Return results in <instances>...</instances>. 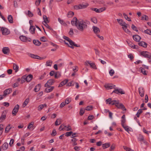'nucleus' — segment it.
Listing matches in <instances>:
<instances>
[{
  "label": "nucleus",
  "instance_id": "61",
  "mask_svg": "<svg viewBox=\"0 0 151 151\" xmlns=\"http://www.w3.org/2000/svg\"><path fill=\"white\" fill-rule=\"evenodd\" d=\"M56 132L55 129H53L52 131V133L51 134L53 136H55L56 134Z\"/></svg>",
  "mask_w": 151,
  "mask_h": 151
},
{
  "label": "nucleus",
  "instance_id": "24",
  "mask_svg": "<svg viewBox=\"0 0 151 151\" xmlns=\"http://www.w3.org/2000/svg\"><path fill=\"white\" fill-rule=\"evenodd\" d=\"M68 80L67 79H65L63 81L61 82L60 83V84L58 86V87H60L64 85L65 84L68 82Z\"/></svg>",
  "mask_w": 151,
  "mask_h": 151
},
{
  "label": "nucleus",
  "instance_id": "6",
  "mask_svg": "<svg viewBox=\"0 0 151 151\" xmlns=\"http://www.w3.org/2000/svg\"><path fill=\"white\" fill-rule=\"evenodd\" d=\"M141 55L143 57L149 58L151 56V54L147 51H143L141 52Z\"/></svg>",
  "mask_w": 151,
  "mask_h": 151
},
{
  "label": "nucleus",
  "instance_id": "27",
  "mask_svg": "<svg viewBox=\"0 0 151 151\" xmlns=\"http://www.w3.org/2000/svg\"><path fill=\"white\" fill-rule=\"evenodd\" d=\"M40 84H38L35 87L34 90L35 92H37L40 90Z\"/></svg>",
  "mask_w": 151,
  "mask_h": 151
},
{
  "label": "nucleus",
  "instance_id": "14",
  "mask_svg": "<svg viewBox=\"0 0 151 151\" xmlns=\"http://www.w3.org/2000/svg\"><path fill=\"white\" fill-rule=\"evenodd\" d=\"M133 37L134 40L138 42L141 39V37L139 35H134Z\"/></svg>",
  "mask_w": 151,
  "mask_h": 151
},
{
  "label": "nucleus",
  "instance_id": "60",
  "mask_svg": "<svg viewBox=\"0 0 151 151\" xmlns=\"http://www.w3.org/2000/svg\"><path fill=\"white\" fill-rule=\"evenodd\" d=\"M45 26L48 29H49L51 30H52V31H53V29L51 28L50 26L48 24H44Z\"/></svg>",
  "mask_w": 151,
  "mask_h": 151
},
{
  "label": "nucleus",
  "instance_id": "33",
  "mask_svg": "<svg viewBox=\"0 0 151 151\" xmlns=\"http://www.w3.org/2000/svg\"><path fill=\"white\" fill-rule=\"evenodd\" d=\"M88 6V4L87 3H85V4H80V6L81 7V9H84L86 8Z\"/></svg>",
  "mask_w": 151,
  "mask_h": 151
},
{
  "label": "nucleus",
  "instance_id": "47",
  "mask_svg": "<svg viewBox=\"0 0 151 151\" xmlns=\"http://www.w3.org/2000/svg\"><path fill=\"white\" fill-rule=\"evenodd\" d=\"M52 62L51 60H48L47 61L46 65L47 66H51L52 65Z\"/></svg>",
  "mask_w": 151,
  "mask_h": 151
},
{
  "label": "nucleus",
  "instance_id": "5",
  "mask_svg": "<svg viewBox=\"0 0 151 151\" xmlns=\"http://www.w3.org/2000/svg\"><path fill=\"white\" fill-rule=\"evenodd\" d=\"M20 39L22 41L25 42L27 41L30 42L31 39L30 38H28L25 36L22 35L19 37Z\"/></svg>",
  "mask_w": 151,
  "mask_h": 151
},
{
  "label": "nucleus",
  "instance_id": "25",
  "mask_svg": "<svg viewBox=\"0 0 151 151\" xmlns=\"http://www.w3.org/2000/svg\"><path fill=\"white\" fill-rule=\"evenodd\" d=\"M35 27L32 25H31L30 27L29 31L32 34H34L35 33Z\"/></svg>",
  "mask_w": 151,
  "mask_h": 151
},
{
  "label": "nucleus",
  "instance_id": "52",
  "mask_svg": "<svg viewBox=\"0 0 151 151\" xmlns=\"http://www.w3.org/2000/svg\"><path fill=\"white\" fill-rule=\"evenodd\" d=\"M6 117V114H5V113H4V112H3L2 113V115L0 117V119L4 120L5 119Z\"/></svg>",
  "mask_w": 151,
  "mask_h": 151
},
{
  "label": "nucleus",
  "instance_id": "15",
  "mask_svg": "<svg viewBox=\"0 0 151 151\" xmlns=\"http://www.w3.org/2000/svg\"><path fill=\"white\" fill-rule=\"evenodd\" d=\"M127 43L128 44L129 46H130L131 48H134V49H135L137 48V47H137V46L136 45H135L134 44L131 42L129 41H126Z\"/></svg>",
  "mask_w": 151,
  "mask_h": 151
},
{
  "label": "nucleus",
  "instance_id": "54",
  "mask_svg": "<svg viewBox=\"0 0 151 151\" xmlns=\"http://www.w3.org/2000/svg\"><path fill=\"white\" fill-rule=\"evenodd\" d=\"M64 128H66V130L67 131H70L72 130V129L70 126H64Z\"/></svg>",
  "mask_w": 151,
  "mask_h": 151
},
{
  "label": "nucleus",
  "instance_id": "55",
  "mask_svg": "<svg viewBox=\"0 0 151 151\" xmlns=\"http://www.w3.org/2000/svg\"><path fill=\"white\" fill-rule=\"evenodd\" d=\"M132 28L134 30L137 32L138 30L137 29V27L135 26L133 24H132L131 26Z\"/></svg>",
  "mask_w": 151,
  "mask_h": 151
},
{
  "label": "nucleus",
  "instance_id": "42",
  "mask_svg": "<svg viewBox=\"0 0 151 151\" xmlns=\"http://www.w3.org/2000/svg\"><path fill=\"white\" fill-rule=\"evenodd\" d=\"M60 76L61 75L60 73L59 72H58L55 73V78H58L60 77Z\"/></svg>",
  "mask_w": 151,
  "mask_h": 151
},
{
  "label": "nucleus",
  "instance_id": "38",
  "mask_svg": "<svg viewBox=\"0 0 151 151\" xmlns=\"http://www.w3.org/2000/svg\"><path fill=\"white\" fill-rule=\"evenodd\" d=\"M58 21L62 24H63L64 26L66 25V24L64 21L63 20L61 19L60 18H58Z\"/></svg>",
  "mask_w": 151,
  "mask_h": 151
},
{
  "label": "nucleus",
  "instance_id": "49",
  "mask_svg": "<svg viewBox=\"0 0 151 151\" xmlns=\"http://www.w3.org/2000/svg\"><path fill=\"white\" fill-rule=\"evenodd\" d=\"M93 106H87L85 109L86 110L89 111L93 109Z\"/></svg>",
  "mask_w": 151,
  "mask_h": 151
},
{
  "label": "nucleus",
  "instance_id": "22",
  "mask_svg": "<svg viewBox=\"0 0 151 151\" xmlns=\"http://www.w3.org/2000/svg\"><path fill=\"white\" fill-rule=\"evenodd\" d=\"M93 31L95 33L97 34L100 32V29L99 28L96 27L94 26H93Z\"/></svg>",
  "mask_w": 151,
  "mask_h": 151
},
{
  "label": "nucleus",
  "instance_id": "7",
  "mask_svg": "<svg viewBox=\"0 0 151 151\" xmlns=\"http://www.w3.org/2000/svg\"><path fill=\"white\" fill-rule=\"evenodd\" d=\"M1 30L2 32V33L3 35H7L10 33V31L8 29L4 27H2L1 29Z\"/></svg>",
  "mask_w": 151,
  "mask_h": 151
},
{
  "label": "nucleus",
  "instance_id": "63",
  "mask_svg": "<svg viewBox=\"0 0 151 151\" xmlns=\"http://www.w3.org/2000/svg\"><path fill=\"white\" fill-rule=\"evenodd\" d=\"M28 15L29 17H32L33 16V14L30 11H28Z\"/></svg>",
  "mask_w": 151,
  "mask_h": 151
},
{
  "label": "nucleus",
  "instance_id": "23",
  "mask_svg": "<svg viewBox=\"0 0 151 151\" xmlns=\"http://www.w3.org/2000/svg\"><path fill=\"white\" fill-rule=\"evenodd\" d=\"M33 42L35 45L37 46L40 45L41 44V43L37 40H34Z\"/></svg>",
  "mask_w": 151,
  "mask_h": 151
},
{
  "label": "nucleus",
  "instance_id": "4",
  "mask_svg": "<svg viewBox=\"0 0 151 151\" xmlns=\"http://www.w3.org/2000/svg\"><path fill=\"white\" fill-rule=\"evenodd\" d=\"M32 78L33 76L31 74H29L27 76L24 75L22 77V78L25 79V81L28 82H30L32 79Z\"/></svg>",
  "mask_w": 151,
  "mask_h": 151
},
{
  "label": "nucleus",
  "instance_id": "57",
  "mask_svg": "<svg viewBox=\"0 0 151 151\" xmlns=\"http://www.w3.org/2000/svg\"><path fill=\"white\" fill-rule=\"evenodd\" d=\"M44 107V105L41 104L38 107V110L39 111L41 110Z\"/></svg>",
  "mask_w": 151,
  "mask_h": 151
},
{
  "label": "nucleus",
  "instance_id": "19",
  "mask_svg": "<svg viewBox=\"0 0 151 151\" xmlns=\"http://www.w3.org/2000/svg\"><path fill=\"white\" fill-rule=\"evenodd\" d=\"M138 44L139 46H142L145 48L147 47V44L145 42L143 41L139 42Z\"/></svg>",
  "mask_w": 151,
  "mask_h": 151
},
{
  "label": "nucleus",
  "instance_id": "37",
  "mask_svg": "<svg viewBox=\"0 0 151 151\" xmlns=\"http://www.w3.org/2000/svg\"><path fill=\"white\" fill-rule=\"evenodd\" d=\"M61 119H57L55 122V125L58 126L60 125L61 123Z\"/></svg>",
  "mask_w": 151,
  "mask_h": 151
},
{
  "label": "nucleus",
  "instance_id": "31",
  "mask_svg": "<svg viewBox=\"0 0 151 151\" xmlns=\"http://www.w3.org/2000/svg\"><path fill=\"white\" fill-rule=\"evenodd\" d=\"M7 19L9 22L10 23H12L13 22L12 17L11 15H9Z\"/></svg>",
  "mask_w": 151,
  "mask_h": 151
},
{
  "label": "nucleus",
  "instance_id": "21",
  "mask_svg": "<svg viewBox=\"0 0 151 151\" xmlns=\"http://www.w3.org/2000/svg\"><path fill=\"white\" fill-rule=\"evenodd\" d=\"M138 139L139 141L142 142L144 143H146V141L144 140L143 136L141 134H139L138 137Z\"/></svg>",
  "mask_w": 151,
  "mask_h": 151
},
{
  "label": "nucleus",
  "instance_id": "56",
  "mask_svg": "<svg viewBox=\"0 0 151 151\" xmlns=\"http://www.w3.org/2000/svg\"><path fill=\"white\" fill-rule=\"evenodd\" d=\"M90 67L94 69H96V66L94 63H92V64L90 65Z\"/></svg>",
  "mask_w": 151,
  "mask_h": 151
},
{
  "label": "nucleus",
  "instance_id": "62",
  "mask_svg": "<svg viewBox=\"0 0 151 151\" xmlns=\"http://www.w3.org/2000/svg\"><path fill=\"white\" fill-rule=\"evenodd\" d=\"M34 124L33 122H32L30 123L29 124V125H28L27 127V128L28 129H30L33 126V125Z\"/></svg>",
  "mask_w": 151,
  "mask_h": 151
},
{
  "label": "nucleus",
  "instance_id": "11",
  "mask_svg": "<svg viewBox=\"0 0 151 151\" xmlns=\"http://www.w3.org/2000/svg\"><path fill=\"white\" fill-rule=\"evenodd\" d=\"M114 93L116 94L120 93L121 94H124V92L121 89H115L114 91L112 92V93Z\"/></svg>",
  "mask_w": 151,
  "mask_h": 151
},
{
  "label": "nucleus",
  "instance_id": "2",
  "mask_svg": "<svg viewBox=\"0 0 151 151\" xmlns=\"http://www.w3.org/2000/svg\"><path fill=\"white\" fill-rule=\"evenodd\" d=\"M91 9L92 11H95L97 13H100L103 12L106 9V8L105 7H102L99 9L96 8H91Z\"/></svg>",
  "mask_w": 151,
  "mask_h": 151
},
{
  "label": "nucleus",
  "instance_id": "53",
  "mask_svg": "<svg viewBox=\"0 0 151 151\" xmlns=\"http://www.w3.org/2000/svg\"><path fill=\"white\" fill-rule=\"evenodd\" d=\"M91 21L94 23L96 24L97 22V20L96 18L95 17H93L91 19Z\"/></svg>",
  "mask_w": 151,
  "mask_h": 151
},
{
  "label": "nucleus",
  "instance_id": "26",
  "mask_svg": "<svg viewBox=\"0 0 151 151\" xmlns=\"http://www.w3.org/2000/svg\"><path fill=\"white\" fill-rule=\"evenodd\" d=\"M110 146V143H105L102 145V147L104 149L109 147Z\"/></svg>",
  "mask_w": 151,
  "mask_h": 151
},
{
  "label": "nucleus",
  "instance_id": "32",
  "mask_svg": "<svg viewBox=\"0 0 151 151\" xmlns=\"http://www.w3.org/2000/svg\"><path fill=\"white\" fill-rule=\"evenodd\" d=\"M119 101L118 100H111V101L110 102H109V104L111 105H115V106L116 104H117V103Z\"/></svg>",
  "mask_w": 151,
  "mask_h": 151
},
{
  "label": "nucleus",
  "instance_id": "29",
  "mask_svg": "<svg viewBox=\"0 0 151 151\" xmlns=\"http://www.w3.org/2000/svg\"><path fill=\"white\" fill-rule=\"evenodd\" d=\"M43 19L44 20V22L45 24H47L50 22L49 20L48 19V18L46 15H44L43 16Z\"/></svg>",
  "mask_w": 151,
  "mask_h": 151
},
{
  "label": "nucleus",
  "instance_id": "46",
  "mask_svg": "<svg viewBox=\"0 0 151 151\" xmlns=\"http://www.w3.org/2000/svg\"><path fill=\"white\" fill-rule=\"evenodd\" d=\"M75 82L73 81H71L70 82L68 83L67 85V86H72L74 85Z\"/></svg>",
  "mask_w": 151,
  "mask_h": 151
},
{
  "label": "nucleus",
  "instance_id": "35",
  "mask_svg": "<svg viewBox=\"0 0 151 151\" xmlns=\"http://www.w3.org/2000/svg\"><path fill=\"white\" fill-rule=\"evenodd\" d=\"M122 28L124 30V31H125V32H126L127 33H128V34H129L131 32L129 30L127 29V26L126 25V27H122Z\"/></svg>",
  "mask_w": 151,
  "mask_h": 151
},
{
  "label": "nucleus",
  "instance_id": "40",
  "mask_svg": "<svg viewBox=\"0 0 151 151\" xmlns=\"http://www.w3.org/2000/svg\"><path fill=\"white\" fill-rule=\"evenodd\" d=\"M74 14V12H68L67 15V17H72Z\"/></svg>",
  "mask_w": 151,
  "mask_h": 151
},
{
  "label": "nucleus",
  "instance_id": "28",
  "mask_svg": "<svg viewBox=\"0 0 151 151\" xmlns=\"http://www.w3.org/2000/svg\"><path fill=\"white\" fill-rule=\"evenodd\" d=\"M12 128V127H10V124H9L6 128L5 130V133H7Z\"/></svg>",
  "mask_w": 151,
  "mask_h": 151
},
{
  "label": "nucleus",
  "instance_id": "1",
  "mask_svg": "<svg viewBox=\"0 0 151 151\" xmlns=\"http://www.w3.org/2000/svg\"><path fill=\"white\" fill-rule=\"evenodd\" d=\"M87 26L86 22L83 20L78 21V24L76 25L77 29L81 32H83L84 30L87 28Z\"/></svg>",
  "mask_w": 151,
  "mask_h": 151
},
{
  "label": "nucleus",
  "instance_id": "51",
  "mask_svg": "<svg viewBox=\"0 0 151 151\" xmlns=\"http://www.w3.org/2000/svg\"><path fill=\"white\" fill-rule=\"evenodd\" d=\"M142 110L141 109H139L138 110L137 114H136V115L138 117H139V116L140 114L142 113Z\"/></svg>",
  "mask_w": 151,
  "mask_h": 151
},
{
  "label": "nucleus",
  "instance_id": "9",
  "mask_svg": "<svg viewBox=\"0 0 151 151\" xmlns=\"http://www.w3.org/2000/svg\"><path fill=\"white\" fill-rule=\"evenodd\" d=\"M117 21L121 25L124 27H126V25H127L125 22H123V20L121 19H117Z\"/></svg>",
  "mask_w": 151,
  "mask_h": 151
},
{
  "label": "nucleus",
  "instance_id": "3",
  "mask_svg": "<svg viewBox=\"0 0 151 151\" xmlns=\"http://www.w3.org/2000/svg\"><path fill=\"white\" fill-rule=\"evenodd\" d=\"M117 104H116L115 106L118 108L119 109H121L124 111H126V109L125 108V107L124 105L122 103H119V101H118Z\"/></svg>",
  "mask_w": 151,
  "mask_h": 151
},
{
  "label": "nucleus",
  "instance_id": "48",
  "mask_svg": "<svg viewBox=\"0 0 151 151\" xmlns=\"http://www.w3.org/2000/svg\"><path fill=\"white\" fill-rule=\"evenodd\" d=\"M115 148V144H113L110 147V149H109V150L110 151H113Z\"/></svg>",
  "mask_w": 151,
  "mask_h": 151
},
{
  "label": "nucleus",
  "instance_id": "45",
  "mask_svg": "<svg viewBox=\"0 0 151 151\" xmlns=\"http://www.w3.org/2000/svg\"><path fill=\"white\" fill-rule=\"evenodd\" d=\"M123 14L124 17V18L126 19H127V21H131V19L128 17L127 15L126 14L124 13Z\"/></svg>",
  "mask_w": 151,
  "mask_h": 151
},
{
  "label": "nucleus",
  "instance_id": "50",
  "mask_svg": "<svg viewBox=\"0 0 151 151\" xmlns=\"http://www.w3.org/2000/svg\"><path fill=\"white\" fill-rule=\"evenodd\" d=\"M86 110L84 108H82L81 109L80 111V114L81 116L83 115L84 113V110Z\"/></svg>",
  "mask_w": 151,
  "mask_h": 151
},
{
  "label": "nucleus",
  "instance_id": "30",
  "mask_svg": "<svg viewBox=\"0 0 151 151\" xmlns=\"http://www.w3.org/2000/svg\"><path fill=\"white\" fill-rule=\"evenodd\" d=\"M13 69L15 70V72H17L19 70V67L16 64L14 63L13 65Z\"/></svg>",
  "mask_w": 151,
  "mask_h": 151
},
{
  "label": "nucleus",
  "instance_id": "8",
  "mask_svg": "<svg viewBox=\"0 0 151 151\" xmlns=\"http://www.w3.org/2000/svg\"><path fill=\"white\" fill-rule=\"evenodd\" d=\"M19 106L18 104L15 105L12 111V114L13 116H15L17 113L18 112Z\"/></svg>",
  "mask_w": 151,
  "mask_h": 151
},
{
  "label": "nucleus",
  "instance_id": "17",
  "mask_svg": "<svg viewBox=\"0 0 151 151\" xmlns=\"http://www.w3.org/2000/svg\"><path fill=\"white\" fill-rule=\"evenodd\" d=\"M104 86L106 88L109 89L114 88L115 86L111 84H105Z\"/></svg>",
  "mask_w": 151,
  "mask_h": 151
},
{
  "label": "nucleus",
  "instance_id": "36",
  "mask_svg": "<svg viewBox=\"0 0 151 151\" xmlns=\"http://www.w3.org/2000/svg\"><path fill=\"white\" fill-rule=\"evenodd\" d=\"M29 98H27L26 99L24 102L23 104V106L24 107H25L26 105L28 104V103L29 102Z\"/></svg>",
  "mask_w": 151,
  "mask_h": 151
},
{
  "label": "nucleus",
  "instance_id": "34",
  "mask_svg": "<svg viewBox=\"0 0 151 151\" xmlns=\"http://www.w3.org/2000/svg\"><path fill=\"white\" fill-rule=\"evenodd\" d=\"M8 144L7 142H5L3 145L2 148L4 150H6L8 147Z\"/></svg>",
  "mask_w": 151,
  "mask_h": 151
},
{
  "label": "nucleus",
  "instance_id": "64",
  "mask_svg": "<svg viewBox=\"0 0 151 151\" xmlns=\"http://www.w3.org/2000/svg\"><path fill=\"white\" fill-rule=\"evenodd\" d=\"M14 142V140L13 139H11L10 142L9 143V145L10 147H12V145L13 144Z\"/></svg>",
  "mask_w": 151,
  "mask_h": 151
},
{
  "label": "nucleus",
  "instance_id": "18",
  "mask_svg": "<svg viewBox=\"0 0 151 151\" xmlns=\"http://www.w3.org/2000/svg\"><path fill=\"white\" fill-rule=\"evenodd\" d=\"M139 93L141 97L144 96V90L143 88H139Z\"/></svg>",
  "mask_w": 151,
  "mask_h": 151
},
{
  "label": "nucleus",
  "instance_id": "58",
  "mask_svg": "<svg viewBox=\"0 0 151 151\" xmlns=\"http://www.w3.org/2000/svg\"><path fill=\"white\" fill-rule=\"evenodd\" d=\"M74 8L76 10L81 9V7L80 6V4L75 5L74 6Z\"/></svg>",
  "mask_w": 151,
  "mask_h": 151
},
{
  "label": "nucleus",
  "instance_id": "44",
  "mask_svg": "<svg viewBox=\"0 0 151 151\" xmlns=\"http://www.w3.org/2000/svg\"><path fill=\"white\" fill-rule=\"evenodd\" d=\"M148 19L149 18L146 15H144L143 16L141 17V20L145 19L146 21H148Z\"/></svg>",
  "mask_w": 151,
  "mask_h": 151
},
{
  "label": "nucleus",
  "instance_id": "39",
  "mask_svg": "<svg viewBox=\"0 0 151 151\" xmlns=\"http://www.w3.org/2000/svg\"><path fill=\"white\" fill-rule=\"evenodd\" d=\"M71 101V98H66L65 101V103L67 104H69Z\"/></svg>",
  "mask_w": 151,
  "mask_h": 151
},
{
  "label": "nucleus",
  "instance_id": "13",
  "mask_svg": "<svg viewBox=\"0 0 151 151\" xmlns=\"http://www.w3.org/2000/svg\"><path fill=\"white\" fill-rule=\"evenodd\" d=\"M2 52L5 54L9 53L10 52V50L9 47H4L2 50Z\"/></svg>",
  "mask_w": 151,
  "mask_h": 151
},
{
  "label": "nucleus",
  "instance_id": "41",
  "mask_svg": "<svg viewBox=\"0 0 151 151\" xmlns=\"http://www.w3.org/2000/svg\"><path fill=\"white\" fill-rule=\"evenodd\" d=\"M140 69L141 70V72L144 75H146L147 74L146 71L145 69L142 67L140 68Z\"/></svg>",
  "mask_w": 151,
  "mask_h": 151
},
{
  "label": "nucleus",
  "instance_id": "43",
  "mask_svg": "<svg viewBox=\"0 0 151 151\" xmlns=\"http://www.w3.org/2000/svg\"><path fill=\"white\" fill-rule=\"evenodd\" d=\"M55 81L54 79H50L47 81V82L49 84V85L51 86L53 84Z\"/></svg>",
  "mask_w": 151,
  "mask_h": 151
},
{
  "label": "nucleus",
  "instance_id": "12",
  "mask_svg": "<svg viewBox=\"0 0 151 151\" xmlns=\"http://www.w3.org/2000/svg\"><path fill=\"white\" fill-rule=\"evenodd\" d=\"M12 89L11 88H9L6 89L4 92V94L3 96H6L7 94H9L12 92Z\"/></svg>",
  "mask_w": 151,
  "mask_h": 151
},
{
  "label": "nucleus",
  "instance_id": "10",
  "mask_svg": "<svg viewBox=\"0 0 151 151\" xmlns=\"http://www.w3.org/2000/svg\"><path fill=\"white\" fill-rule=\"evenodd\" d=\"M71 24L73 26H76V25L78 24V20L76 17H75L73 18V19L71 21Z\"/></svg>",
  "mask_w": 151,
  "mask_h": 151
},
{
  "label": "nucleus",
  "instance_id": "20",
  "mask_svg": "<svg viewBox=\"0 0 151 151\" xmlns=\"http://www.w3.org/2000/svg\"><path fill=\"white\" fill-rule=\"evenodd\" d=\"M70 45H73L76 47H80V45H77L73 41L71 40L68 42Z\"/></svg>",
  "mask_w": 151,
  "mask_h": 151
},
{
  "label": "nucleus",
  "instance_id": "59",
  "mask_svg": "<svg viewBox=\"0 0 151 151\" xmlns=\"http://www.w3.org/2000/svg\"><path fill=\"white\" fill-rule=\"evenodd\" d=\"M73 133L72 132H66L65 134V135L66 137H68L70 136L71 134Z\"/></svg>",
  "mask_w": 151,
  "mask_h": 151
},
{
  "label": "nucleus",
  "instance_id": "16",
  "mask_svg": "<svg viewBox=\"0 0 151 151\" xmlns=\"http://www.w3.org/2000/svg\"><path fill=\"white\" fill-rule=\"evenodd\" d=\"M54 88V86H48L45 88V91L47 93L50 92L53 90Z\"/></svg>",
  "mask_w": 151,
  "mask_h": 151
}]
</instances>
